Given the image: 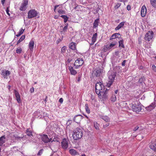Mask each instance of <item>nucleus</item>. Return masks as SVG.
I'll list each match as a JSON object with an SVG mask.
<instances>
[{
    "label": "nucleus",
    "instance_id": "obj_59",
    "mask_svg": "<svg viewBox=\"0 0 156 156\" xmlns=\"http://www.w3.org/2000/svg\"><path fill=\"white\" fill-rule=\"evenodd\" d=\"M7 88H8L9 90H10V89L11 88V86L10 85H9L7 86Z\"/></svg>",
    "mask_w": 156,
    "mask_h": 156
},
{
    "label": "nucleus",
    "instance_id": "obj_58",
    "mask_svg": "<svg viewBox=\"0 0 156 156\" xmlns=\"http://www.w3.org/2000/svg\"><path fill=\"white\" fill-rule=\"evenodd\" d=\"M6 12L9 15V10L8 9H7L6 10Z\"/></svg>",
    "mask_w": 156,
    "mask_h": 156
},
{
    "label": "nucleus",
    "instance_id": "obj_64",
    "mask_svg": "<svg viewBox=\"0 0 156 156\" xmlns=\"http://www.w3.org/2000/svg\"><path fill=\"white\" fill-rule=\"evenodd\" d=\"M81 156H86L85 154H82Z\"/></svg>",
    "mask_w": 156,
    "mask_h": 156
},
{
    "label": "nucleus",
    "instance_id": "obj_39",
    "mask_svg": "<svg viewBox=\"0 0 156 156\" xmlns=\"http://www.w3.org/2000/svg\"><path fill=\"white\" fill-rule=\"evenodd\" d=\"M94 126L96 129H99V124L96 122H94Z\"/></svg>",
    "mask_w": 156,
    "mask_h": 156
},
{
    "label": "nucleus",
    "instance_id": "obj_5",
    "mask_svg": "<svg viewBox=\"0 0 156 156\" xmlns=\"http://www.w3.org/2000/svg\"><path fill=\"white\" fill-rule=\"evenodd\" d=\"M83 63L84 61L83 58H78L75 62L74 68L76 69H78L79 67L82 66Z\"/></svg>",
    "mask_w": 156,
    "mask_h": 156
},
{
    "label": "nucleus",
    "instance_id": "obj_7",
    "mask_svg": "<svg viewBox=\"0 0 156 156\" xmlns=\"http://www.w3.org/2000/svg\"><path fill=\"white\" fill-rule=\"evenodd\" d=\"M28 4V0H24L21 4L20 8V10L22 11H25L27 8V5Z\"/></svg>",
    "mask_w": 156,
    "mask_h": 156
},
{
    "label": "nucleus",
    "instance_id": "obj_4",
    "mask_svg": "<svg viewBox=\"0 0 156 156\" xmlns=\"http://www.w3.org/2000/svg\"><path fill=\"white\" fill-rule=\"evenodd\" d=\"M116 76V74L114 72H112L109 75L108 77L109 81L107 83V87L109 88L114 81L115 78Z\"/></svg>",
    "mask_w": 156,
    "mask_h": 156
},
{
    "label": "nucleus",
    "instance_id": "obj_3",
    "mask_svg": "<svg viewBox=\"0 0 156 156\" xmlns=\"http://www.w3.org/2000/svg\"><path fill=\"white\" fill-rule=\"evenodd\" d=\"M95 88V92L97 94H100L101 91H104L105 89L104 86L101 82H98L96 83Z\"/></svg>",
    "mask_w": 156,
    "mask_h": 156
},
{
    "label": "nucleus",
    "instance_id": "obj_61",
    "mask_svg": "<svg viewBox=\"0 0 156 156\" xmlns=\"http://www.w3.org/2000/svg\"><path fill=\"white\" fill-rule=\"evenodd\" d=\"M54 18L55 19H58V17L57 16H55L54 17Z\"/></svg>",
    "mask_w": 156,
    "mask_h": 156
},
{
    "label": "nucleus",
    "instance_id": "obj_60",
    "mask_svg": "<svg viewBox=\"0 0 156 156\" xmlns=\"http://www.w3.org/2000/svg\"><path fill=\"white\" fill-rule=\"evenodd\" d=\"M55 139H54L53 140H52V141H51V143H52L53 141H58L57 140H54Z\"/></svg>",
    "mask_w": 156,
    "mask_h": 156
},
{
    "label": "nucleus",
    "instance_id": "obj_41",
    "mask_svg": "<svg viewBox=\"0 0 156 156\" xmlns=\"http://www.w3.org/2000/svg\"><path fill=\"white\" fill-rule=\"evenodd\" d=\"M66 25L63 28V32H65L67 30V29L68 26V24L67 23L65 24Z\"/></svg>",
    "mask_w": 156,
    "mask_h": 156
},
{
    "label": "nucleus",
    "instance_id": "obj_19",
    "mask_svg": "<svg viewBox=\"0 0 156 156\" xmlns=\"http://www.w3.org/2000/svg\"><path fill=\"white\" fill-rule=\"evenodd\" d=\"M69 69L71 75H75L77 74V71L76 70H74L73 67L72 66H69Z\"/></svg>",
    "mask_w": 156,
    "mask_h": 156
},
{
    "label": "nucleus",
    "instance_id": "obj_44",
    "mask_svg": "<svg viewBox=\"0 0 156 156\" xmlns=\"http://www.w3.org/2000/svg\"><path fill=\"white\" fill-rule=\"evenodd\" d=\"M43 149H42L40 150L38 152L37 154V155L38 156L41 155L43 153Z\"/></svg>",
    "mask_w": 156,
    "mask_h": 156
},
{
    "label": "nucleus",
    "instance_id": "obj_57",
    "mask_svg": "<svg viewBox=\"0 0 156 156\" xmlns=\"http://www.w3.org/2000/svg\"><path fill=\"white\" fill-rule=\"evenodd\" d=\"M23 40H19L18 41H17V44H18L19 43L21 42Z\"/></svg>",
    "mask_w": 156,
    "mask_h": 156
},
{
    "label": "nucleus",
    "instance_id": "obj_1",
    "mask_svg": "<svg viewBox=\"0 0 156 156\" xmlns=\"http://www.w3.org/2000/svg\"><path fill=\"white\" fill-rule=\"evenodd\" d=\"M83 135L82 129L79 128L75 129L73 131V137L75 140H78L81 138Z\"/></svg>",
    "mask_w": 156,
    "mask_h": 156
},
{
    "label": "nucleus",
    "instance_id": "obj_62",
    "mask_svg": "<svg viewBox=\"0 0 156 156\" xmlns=\"http://www.w3.org/2000/svg\"><path fill=\"white\" fill-rule=\"evenodd\" d=\"M61 41V40H59V41H57V43L58 44L59 42L60 41Z\"/></svg>",
    "mask_w": 156,
    "mask_h": 156
},
{
    "label": "nucleus",
    "instance_id": "obj_53",
    "mask_svg": "<svg viewBox=\"0 0 156 156\" xmlns=\"http://www.w3.org/2000/svg\"><path fill=\"white\" fill-rule=\"evenodd\" d=\"M63 99L62 98H60L59 100V102H60L61 103H62L63 102Z\"/></svg>",
    "mask_w": 156,
    "mask_h": 156
},
{
    "label": "nucleus",
    "instance_id": "obj_15",
    "mask_svg": "<svg viewBox=\"0 0 156 156\" xmlns=\"http://www.w3.org/2000/svg\"><path fill=\"white\" fill-rule=\"evenodd\" d=\"M10 71L8 70H2L1 71V75H2L3 77L5 78H7V76L10 74Z\"/></svg>",
    "mask_w": 156,
    "mask_h": 156
},
{
    "label": "nucleus",
    "instance_id": "obj_22",
    "mask_svg": "<svg viewBox=\"0 0 156 156\" xmlns=\"http://www.w3.org/2000/svg\"><path fill=\"white\" fill-rule=\"evenodd\" d=\"M121 37V35L119 33H116L113 34L111 36L110 39H119Z\"/></svg>",
    "mask_w": 156,
    "mask_h": 156
},
{
    "label": "nucleus",
    "instance_id": "obj_30",
    "mask_svg": "<svg viewBox=\"0 0 156 156\" xmlns=\"http://www.w3.org/2000/svg\"><path fill=\"white\" fill-rule=\"evenodd\" d=\"M110 100L112 102H115L116 101V98L115 95H112L110 98Z\"/></svg>",
    "mask_w": 156,
    "mask_h": 156
},
{
    "label": "nucleus",
    "instance_id": "obj_27",
    "mask_svg": "<svg viewBox=\"0 0 156 156\" xmlns=\"http://www.w3.org/2000/svg\"><path fill=\"white\" fill-rule=\"evenodd\" d=\"M69 48L73 50H74L76 48V43L72 42L69 44Z\"/></svg>",
    "mask_w": 156,
    "mask_h": 156
},
{
    "label": "nucleus",
    "instance_id": "obj_56",
    "mask_svg": "<svg viewBox=\"0 0 156 156\" xmlns=\"http://www.w3.org/2000/svg\"><path fill=\"white\" fill-rule=\"evenodd\" d=\"M25 35H23L21 36V37H20V39H25Z\"/></svg>",
    "mask_w": 156,
    "mask_h": 156
},
{
    "label": "nucleus",
    "instance_id": "obj_45",
    "mask_svg": "<svg viewBox=\"0 0 156 156\" xmlns=\"http://www.w3.org/2000/svg\"><path fill=\"white\" fill-rule=\"evenodd\" d=\"M121 5V3H117L115 6V9H117Z\"/></svg>",
    "mask_w": 156,
    "mask_h": 156
},
{
    "label": "nucleus",
    "instance_id": "obj_33",
    "mask_svg": "<svg viewBox=\"0 0 156 156\" xmlns=\"http://www.w3.org/2000/svg\"><path fill=\"white\" fill-rule=\"evenodd\" d=\"M119 104L121 107L123 108L125 107L126 105H127V103L125 102V101H122L119 103Z\"/></svg>",
    "mask_w": 156,
    "mask_h": 156
},
{
    "label": "nucleus",
    "instance_id": "obj_11",
    "mask_svg": "<svg viewBox=\"0 0 156 156\" xmlns=\"http://www.w3.org/2000/svg\"><path fill=\"white\" fill-rule=\"evenodd\" d=\"M41 138L42 140L45 143H47L50 142L51 139H49L47 135L43 134L41 136Z\"/></svg>",
    "mask_w": 156,
    "mask_h": 156
},
{
    "label": "nucleus",
    "instance_id": "obj_26",
    "mask_svg": "<svg viewBox=\"0 0 156 156\" xmlns=\"http://www.w3.org/2000/svg\"><path fill=\"white\" fill-rule=\"evenodd\" d=\"M124 24V22H122L120 23L115 28V30H119L120 28H121L122 27Z\"/></svg>",
    "mask_w": 156,
    "mask_h": 156
},
{
    "label": "nucleus",
    "instance_id": "obj_43",
    "mask_svg": "<svg viewBox=\"0 0 156 156\" xmlns=\"http://www.w3.org/2000/svg\"><path fill=\"white\" fill-rule=\"evenodd\" d=\"M60 14H64L65 13V11L62 9H59L58 11Z\"/></svg>",
    "mask_w": 156,
    "mask_h": 156
},
{
    "label": "nucleus",
    "instance_id": "obj_10",
    "mask_svg": "<svg viewBox=\"0 0 156 156\" xmlns=\"http://www.w3.org/2000/svg\"><path fill=\"white\" fill-rule=\"evenodd\" d=\"M154 36L153 32L151 30H149L145 35V39H152Z\"/></svg>",
    "mask_w": 156,
    "mask_h": 156
},
{
    "label": "nucleus",
    "instance_id": "obj_14",
    "mask_svg": "<svg viewBox=\"0 0 156 156\" xmlns=\"http://www.w3.org/2000/svg\"><path fill=\"white\" fill-rule=\"evenodd\" d=\"M14 93L16 97V99L17 102L19 103H20L21 102V99L19 93L16 90H14Z\"/></svg>",
    "mask_w": 156,
    "mask_h": 156
},
{
    "label": "nucleus",
    "instance_id": "obj_21",
    "mask_svg": "<svg viewBox=\"0 0 156 156\" xmlns=\"http://www.w3.org/2000/svg\"><path fill=\"white\" fill-rule=\"evenodd\" d=\"M34 45V42L33 41L31 40L29 42V48L30 51H33Z\"/></svg>",
    "mask_w": 156,
    "mask_h": 156
},
{
    "label": "nucleus",
    "instance_id": "obj_38",
    "mask_svg": "<svg viewBox=\"0 0 156 156\" xmlns=\"http://www.w3.org/2000/svg\"><path fill=\"white\" fill-rule=\"evenodd\" d=\"M13 137L16 138L20 139L22 138L23 136H18V133H15L13 135Z\"/></svg>",
    "mask_w": 156,
    "mask_h": 156
},
{
    "label": "nucleus",
    "instance_id": "obj_12",
    "mask_svg": "<svg viewBox=\"0 0 156 156\" xmlns=\"http://www.w3.org/2000/svg\"><path fill=\"white\" fill-rule=\"evenodd\" d=\"M83 116L81 115H78L74 117L73 120L77 123H80L81 120L83 118Z\"/></svg>",
    "mask_w": 156,
    "mask_h": 156
},
{
    "label": "nucleus",
    "instance_id": "obj_37",
    "mask_svg": "<svg viewBox=\"0 0 156 156\" xmlns=\"http://www.w3.org/2000/svg\"><path fill=\"white\" fill-rule=\"evenodd\" d=\"M123 40H122L119 41V46L120 47L124 48V45L123 44Z\"/></svg>",
    "mask_w": 156,
    "mask_h": 156
},
{
    "label": "nucleus",
    "instance_id": "obj_6",
    "mask_svg": "<svg viewBox=\"0 0 156 156\" xmlns=\"http://www.w3.org/2000/svg\"><path fill=\"white\" fill-rule=\"evenodd\" d=\"M38 14L37 11L34 9L30 10L28 13L27 18L31 19L36 17Z\"/></svg>",
    "mask_w": 156,
    "mask_h": 156
},
{
    "label": "nucleus",
    "instance_id": "obj_28",
    "mask_svg": "<svg viewBox=\"0 0 156 156\" xmlns=\"http://www.w3.org/2000/svg\"><path fill=\"white\" fill-rule=\"evenodd\" d=\"M150 148L153 150L155 151H156V144H152L150 145Z\"/></svg>",
    "mask_w": 156,
    "mask_h": 156
},
{
    "label": "nucleus",
    "instance_id": "obj_32",
    "mask_svg": "<svg viewBox=\"0 0 156 156\" xmlns=\"http://www.w3.org/2000/svg\"><path fill=\"white\" fill-rule=\"evenodd\" d=\"M60 17L64 19L65 23H66L67 22L69 19V18L66 16L65 15H62Z\"/></svg>",
    "mask_w": 156,
    "mask_h": 156
},
{
    "label": "nucleus",
    "instance_id": "obj_9",
    "mask_svg": "<svg viewBox=\"0 0 156 156\" xmlns=\"http://www.w3.org/2000/svg\"><path fill=\"white\" fill-rule=\"evenodd\" d=\"M131 108L133 112H139L141 111V106L138 105H132Z\"/></svg>",
    "mask_w": 156,
    "mask_h": 156
},
{
    "label": "nucleus",
    "instance_id": "obj_36",
    "mask_svg": "<svg viewBox=\"0 0 156 156\" xmlns=\"http://www.w3.org/2000/svg\"><path fill=\"white\" fill-rule=\"evenodd\" d=\"M66 47L65 46L63 47L61 49V53L63 54H64L66 52Z\"/></svg>",
    "mask_w": 156,
    "mask_h": 156
},
{
    "label": "nucleus",
    "instance_id": "obj_16",
    "mask_svg": "<svg viewBox=\"0 0 156 156\" xmlns=\"http://www.w3.org/2000/svg\"><path fill=\"white\" fill-rule=\"evenodd\" d=\"M147 12V9L145 5H143L141 10V15L142 17H144L146 15Z\"/></svg>",
    "mask_w": 156,
    "mask_h": 156
},
{
    "label": "nucleus",
    "instance_id": "obj_17",
    "mask_svg": "<svg viewBox=\"0 0 156 156\" xmlns=\"http://www.w3.org/2000/svg\"><path fill=\"white\" fill-rule=\"evenodd\" d=\"M5 135L2 136L0 137V152H1V148L3 144L5 142Z\"/></svg>",
    "mask_w": 156,
    "mask_h": 156
},
{
    "label": "nucleus",
    "instance_id": "obj_46",
    "mask_svg": "<svg viewBox=\"0 0 156 156\" xmlns=\"http://www.w3.org/2000/svg\"><path fill=\"white\" fill-rule=\"evenodd\" d=\"M152 69L155 72H156V67L154 65L152 66Z\"/></svg>",
    "mask_w": 156,
    "mask_h": 156
},
{
    "label": "nucleus",
    "instance_id": "obj_50",
    "mask_svg": "<svg viewBox=\"0 0 156 156\" xmlns=\"http://www.w3.org/2000/svg\"><path fill=\"white\" fill-rule=\"evenodd\" d=\"M30 91L31 93H33L34 91V89L33 87H32L30 89Z\"/></svg>",
    "mask_w": 156,
    "mask_h": 156
},
{
    "label": "nucleus",
    "instance_id": "obj_23",
    "mask_svg": "<svg viewBox=\"0 0 156 156\" xmlns=\"http://www.w3.org/2000/svg\"><path fill=\"white\" fill-rule=\"evenodd\" d=\"M99 19H97L94 21L93 23V28H95L97 27L98 25Z\"/></svg>",
    "mask_w": 156,
    "mask_h": 156
},
{
    "label": "nucleus",
    "instance_id": "obj_34",
    "mask_svg": "<svg viewBox=\"0 0 156 156\" xmlns=\"http://www.w3.org/2000/svg\"><path fill=\"white\" fill-rule=\"evenodd\" d=\"M29 129H27L26 130V133L27 135L29 136H32L33 135L31 131L29 130Z\"/></svg>",
    "mask_w": 156,
    "mask_h": 156
},
{
    "label": "nucleus",
    "instance_id": "obj_63",
    "mask_svg": "<svg viewBox=\"0 0 156 156\" xmlns=\"http://www.w3.org/2000/svg\"><path fill=\"white\" fill-rule=\"evenodd\" d=\"M118 92V90H116L115 91V94H117V93Z\"/></svg>",
    "mask_w": 156,
    "mask_h": 156
},
{
    "label": "nucleus",
    "instance_id": "obj_31",
    "mask_svg": "<svg viewBox=\"0 0 156 156\" xmlns=\"http://www.w3.org/2000/svg\"><path fill=\"white\" fill-rule=\"evenodd\" d=\"M24 30L23 29H20L18 33V34L16 35V36L18 37L20 36L23 33Z\"/></svg>",
    "mask_w": 156,
    "mask_h": 156
},
{
    "label": "nucleus",
    "instance_id": "obj_54",
    "mask_svg": "<svg viewBox=\"0 0 156 156\" xmlns=\"http://www.w3.org/2000/svg\"><path fill=\"white\" fill-rule=\"evenodd\" d=\"M5 1V0H2L1 1V3L3 6H4V5Z\"/></svg>",
    "mask_w": 156,
    "mask_h": 156
},
{
    "label": "nucleus",
    "instance_id": "obj_55",
    "mask_svg": "<svg viewBox=\"0 0 156 156\" xmlns=\"http://www.w3.org/2000/svg\"><path fill=\"white\" fill-rule=\"evenodd\" d=\"M72 61V59L70 58H68L67 60V61L68 62H70Z\"/></svg>",
    "mask_w": 156,
    "mask_h": 156
},
{
    "label": "nucleus",
    "instance_id": "obj_35",
    "mask_svg": "<svg viewBox=\"0 0 156 156\" xmlns=\"http://www.w3.org/2000/svg\"><path fill=\"white\" fill-rule=\"evenodd\" d=\"M85 107L86 112L88 114L90 113V111L87 104H85Z\"/></svg>",
    "mask_w": 156,
    "mask_h": 156
},
{
    "label": "nucleus",
    "instance_id": "obj_20",
    "mask_svg": "<svg viewBox=\"0 0 156 156\" xmlns=\"http://www.w3.org/2000/svg\"><path fill=\"white\" fill-rule=\"evenodd\" d=\"M69 153L72 155H79V153L77 152L75 150L72 149L69 150Z\"/></svg>",
    "mask_w": 156,
    "mask_h": 156
},
{
    "label": "nucleus",
    "instance_id": "obj_47",
    "mask_svg": "<svg viewBox=\"0 0 156 156\" xmlns=\"http://www.w3.org/2000/svg\"><path fill=\"white\" fill-rule=\"evenodd\" d=\"M97 33H95L92 37V39H96L97 38Z\"/></svg>",
    "mask_w": 156,
    "mask_h": 156
},
{
    "label": "nucleus",
    "instance_id": "obj_8",
    "mask_svg": "<svg viewBox=\"0 0 156 156\" xmlns=\"http://www.w3.org/2000/svg\"><path fill=\"white\" fill-rule=\"evenodd\" d=\"M107 89L104 90V91H101V93H100V94H98V96L100 98L104 100L107 99L108 98L107 92L106 90Z\"/></svg>",
    "mask_w": 156,
    "mask_h": 156
},
{
    "label": "nucleus",
    "instance_id": "obj_48",
    "mask_svg": "<svg viewBox=\"0 0 156 156\" xmlns=\"http://www.w3.org/2000/svg\"><path fill=\"white\" fill-rule=\"evenodd\" d=\"M109 125V123L107 122V123L106 124L104 125H103V126L104 128H106V127L108 126Z\"/></svg>",
    "mask_w": 156,
    "mask_h": 156
},
{
    "label": "nucleus",
    "instance_id": "obj_18",
    "mask_svg": "<svg viewBox=\"0 0 156 156\" xmlns=\"http://www.w3.org/2000/svg\"><path fill=\"white\" fill-rule=\"evenodd\" d=\"M156 106V104L155 102L152 103L149 106L146 108L147 110L149 111L154 109Z\"/></svg>",
    "mask_w": 156,
    "mask_h": 156
},
{
    "label": "nucleus",
    "instance_id": "obj_51",
    "mask_svg": "<svg viewBox=\"0 0 156 156\" xmlns=\"http://www.w3.org/2000/svg\"><path fill=\"white\" fill-rule=\"evenodd\" d=\"M127 10H128L129 11L130 10L131 6L129 5H127Z\"/></svg>",
    "mask_w": 156,
    "mask_h": 156
},
{
    "label": "nucleus",
    "instance_id": "obj_25",
    "mask_svg": "<svg viewBox=\"0 0 156 156\" xmlns=\"http://www.w3.org/2000/svg\"><path fill=\"white\" fill-rule=\"evenodd\" d=\"M101 74V70L100 69L96 70L94 73V74L96 76H99Z\"/></svg>",
    "mask_w": 156,
    "mask_h": 156
},
{
    "label": "nucleus",
    "instance_id": "obj_49",
    "mask_svg": "<svg viewBox=\"0 0 156 156\" xmlns=\"http://www.w3.org/2000/svg\"><path fill=\"white\" fill-rule=\"evenodd\" d=\"M126 60H124L123 61L122 63V66H125V63L126 62Z\"/></svg>",
    "mask_w": 156,
    "mask_h": 156
},
{
    "label": "nucleus",
    "instance_id": "obj_13",
    "mask_svg": "<svg viewBox=\"0 0 156 156\" xmlns=\"http://www.w3.org/2000/svg\"><path fill=\"white\" fill-rule=\"evenodd\" d=\"M61 146L64 149H66L68 147V143L66 139L64 138L63 139L61 142Z\"/></svg>",
    "mask_w": 156,
    "mask_h": 156
},
{
    "label": "nucleus",
    "instance_id": "obj_42",
    "mask_svg": "<svg viewBox=\"0 0 156 156\" xmlns=\"http://www.w3.org/2000/svg\"><path fill=\"white\" fill-rule=\"evenodd\" d=\"M22 51V49L21 48H17L16 50V53H21Z\"/></svg>",
    "mask_w": 156,
    "mask_h": 156
},
{
    "label": "nucleus",
    "instance_id": "obj_29",
    "mask_svg": "<svg viewBox=\"0 0 156 156\" xmlns=\"http://www.w3.org/2000/svg\"><path fill=\"white\" fill-rule=\"evenodd\" d=\"M150 2L152 6L156 8V0H150Z\"/></svg>",
    "mask_w": 156,
    "mask_h": 156
},
{
    "label": "nucleus",
    "instance_id": "obj_2",
    "mask_svg": "<svg viewBox=\"0 0 156 156\" xmlns=\"http://www.w3.org/2000/svg\"><path fill=\"white\" fill-rule=\"evenodd\" d=\"M117 44V42H114L111 43H108L106 45H105L102 49L101 51L103 52L109 50L112 48H114L115 46Z\"/></svg>",
    "mask_w": 156,
    "mask_h": 156
},
{
    "label": "nucleus",
    "instance_id": "obj_24",
    "mask_svg": "<svg viewBox=\"0 0 156 156\" xmlns=\"http://www.w3.org/2000/svg\"><path fill=\"white\" fill-rule=\"evenodd\" d=\"M101 119L107 122H109L110 120V118L107 116H101Z\"/></svg>",
    "mask_w": 156,
    "mask_h": 156
},
{
    "label": "nucleus",
    "instance_id": "obj_52",
    "mask_svg": "<svg viewBox=\"0 0 156 156\" xmlns=\"http://www.w3.org/2000/svg\"><path fill=\"white\" fill-rule=\"evenodd\" d=\"M139 127L138 126H136L135 127H134V129H133V131H136L139 129Z\"/></svg>",
    "mask_w": 156,
    "mask_h": 156
},
{
    "label": "nucleus",
    "instance_id": "obj_40",
    "mask_svg": "<svg viewBox=\"0 0 156 156\" xmlns=\"http://www.w3.org/2000/svg\"><path fill=\"white\" fill-rule=\"evenodd\" d=\"M96 40H89L88 42L91 45H92L94 44Z\"/></svg>",
    "mask_w": 156,
    "mask_h": 156
}]
</instances>
